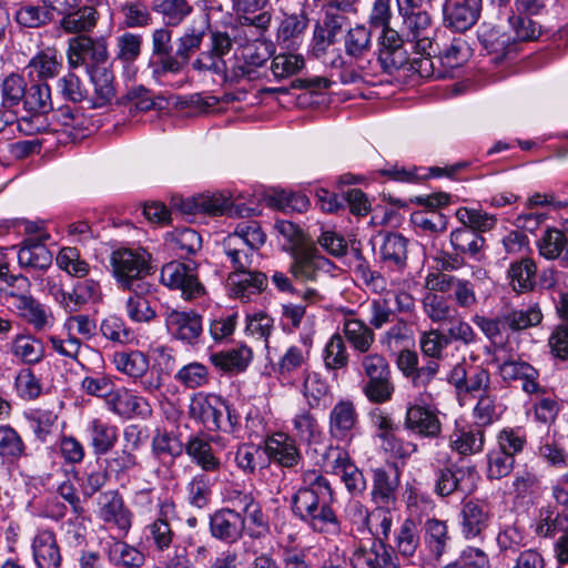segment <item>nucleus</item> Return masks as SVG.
<instances>
[{
	"mask_svg": "<svg viewBox=\"0 0 568 568\" xmlns=\"http://www.w3.org/2000/svg\"><path fill=\"white\" fill-rule=\"evenodd\" d=\"M332 499L329 481L317 470H306L292 497V511L314 531L333 532L338 528V520L328 505Z\"/></svg>",
	"mask_w": 568,
	"mask_h": 568,
	"instance_id": "f257e3e1",
	"label": "nucleus"
},
{
	"mask_svg": "<svg viewBox=\"0 0 568 568\" xmlns=\"http://www.w3.org/2000/svg\"><path fill=\"white\" fill-rule=\"evenodd\" d=\"M359 374L367 378L362 389L371 403L383 404L390 400L395 387L390 378V367L384 355L363 353L357 356Z\"/></svg>",
	"mask_w": 568,
	"mask_h": 568,
	"instance_id": "f03ea898",
	"label": "nucleus"
},
{
	"mask_svg": "<svg viewBox=\"0 0 568 568\" xmlns=\"http://www.w3.org/2000/svg\"><path fill=\"white\" fill-rule=\"evenodd\" d=\"M151 255L143 247L119 248L112 252L110 263L118 285L123 290H132L136 283L149 274Z\"/></svg>",
	"mask_w": 568,
	"mask_h": 568,
	"instance_id": "7ed1b4c3",
	"label": "nucleus"
},
{
	"mask_svg": "<svg viewBox=\"0 0 568 568\" xmlns=\"http://www.w3.org/2000/svg\"><path fill=\"white\" fill-rule=\"evenodd\" d=\"M509 24L514 32V37L500 34L495 37L494 33L485 39V45L496 54V60L507 58L517 50L518 41H530L540 34L539 26L526 14H513L509 17Z\"/></svg>",
	"mask_w": 568,
	"mask_h": 568,
	"instance_id": "20e7f679",
	"label": "nucleus"
},
{
	"mask_svg": "<svg viewBox=\"0 0 568 568\" xmlns=\"http://www.w3.org/2000/svg\"><path fill=\"white\" fill-rule=\"evenodd\" d=\"M403 20V36L414 52L426 57V61L437 52L435 42L436 30L427 11L400 17Z\"/></svg>",
	"mask_w": 568,
	"mask_h": 568,
	"instance_id": "39448f33",
	"label": "nucleus"
},
{
	"mask_svg": "<svg viewBox=\"0 0 568 568\" xmlns=\"http://www.w3.org/2000/svg\"><path fill=\"white\" fill-rule=\"evenodd\" d=\"M161 283L169 288L179 290L184 300H194L205 293L199 281L196 265L193 262H170L162 266Z\"/></svg>",
	"mask_w": 568,
	"mask_h": 568,
	"instance_id": "423d86ee",
	"label": "nucleus"
},
{
	"mask_svg": "<svg viewBox=\"0 0 568 568\" xmlns=\"http://www.w3.org/2000/svg\"><path fill=\"white\" fill-rule=\"evenodd\" d=\"M109 58L108 44L103 38L77 36L69 40L67 49L68 64L71 69L105 64Z\"/></svg>",
	"mask_w": 568,
	"mask_h": 568,
	"instance_id": "0eeeda50",
	"label": "nucleus"
},
{
	"mask_svg": "<svg viewBox=\"0 0 568 568\" xmlns=\"http://www.w3.org/2000/svg\"><path fill=\"white\" fill-rule=\"evenodd\" d=\"M290 272L298 281L316 282L332 275L335 265L320 254L314 244L300 247L292 254Z\"/></svg>",
	"mask_w": 568,
	"mask_h": 568,
	"instance_id": "6e6552de",
	"label": "nucleus"
},
{
	"mask_svg": "<svg viewBox=\"0 0 568 568\" xmlns=\"http://www.w3.org/2000/svg\"><path fill=\"white\" fill-rule=\"evenodd\" d=\"M403 426L407 432L420 438L436 439L442 434L438 409L424 403L407 404Z\"/></svg>",
	"mask_w": 568,
	"mask_h": 568,
	"instance_id": "1a4fd4ad",
	"label": "nucleus"
},
{
	"mask_svg": "<svg viewBox=\"0 0 568 568\" xmlns=\"http://www.w3.org/2000/svg\"><path fill=\"white\" fill-rule=\"evenodd\" d=\"M349 561L353 568H399L393 550L384 541L374 538L356 544Z\"/></svg>",
	"mask_w": 568,
	"mask_h": 568,
	"instance_id": "9d476101",
	"label": "nucleus"
},
{
	"mask_svg": "<svg viewBox=\"0 0 568 568\" xmlns=\"http://www.w3.org/2000/svg\"><path fill=\"white\" fill-rule=\"evenodd\" d=\"M494 514L489 501L474 498L462 504L459 518L460 530L466 539H474L489 527Z\"/></svg>",
	"mask_w": 568,
	"mask_h": 568,
	"instance_id": "9b49d317",
	"label": "nucleus"
},
{
	"mask_svg": "<svg viewBox=\"0 0 568 568\" xmlns=\"http://www.w3.org/2000/svg\"><path fill=\"white\" fill-rule=\"evenodd\" d=\"M51 89L45 82L32 83L27 87L23 110L30 115L19 121V129L26 134L40 132V128H32V121L40 115L52 111Z\"/></svg>",
	"mask_w": 568,
	"mask_h": 568,
	"instance_id": "f8f14e48",
	"label": "nucleus"
},
{
	"mask_svg": "<svg viewBox=\"0 0 568 568\" xmlns=\"http://www.w3.org/2000/svg\"><path fill=\"white\" fill-rule=\"evenodd\" d=\"M181 210L186 214L204 213L209 215L247 216L250 209L233 207L231 196L224 193H206L193 196L182 203Z\"/></svg>",
	"mask_w": 568,
	"mask_h": 568,
	"instance_id": "ddd939ff",
	"label": "nucleus"
},
{
	"mask_svg": "<svg viewBox=\"0 0 568 568\" xmlns=\"http://www.w3.org/2000/svg\"><path fill=\"white\" fill-rule=\"evenodd\" d=\"M104 404L109 412L125 419L135 416L145 418L152 413V407L145 397L134 394L125 387L116 388L114 386Z\"/></svg>",
	"mask_w": 568,
	"mask_h": 568,
	"instance_id": "4468645a",
	"label": "nucleus"
},
{
	"mask_svg": "<svg viewBox=\"0 0 568 568\" xmlns=\"http://www.w3.org/2000/svg\"><path fill=\"white\" fill-rule=\"evenodd\" d=\"M264 450L270 462L283 468H295L303 460L296 438L283 432L267 436Z\"/></svg>",
	"mask_w": 568,
	"mask_h": 568,
	"instance_id": "2eb2a0df",
	"label": "nucleus"
},
{
	"mask_svg": "<svg viewBox=\"0 0 568 568\" xmlns=\"http://www.w3.org/2000/svg\"><path fill=\"white\" fill-rule=\"evenodd\" d=\"M30 548L37 568H61L62 554L55 532L39 528L31 538Z\"/></svg>",
	"mask_w": 568,
	"mask_h": 568,
	"instance_id": "dca6fc26",
	"label": "nucleus"
},
{
	"mask_svg": "<svg viewBox=\"0 0 568 568\" xmlns=\"http://www.w3.org/2000/svg\"><path fill=\"white\" fill-rule=\"evenodd\" d=\"M358 425V413L351 399H339L328 414V435L337 442H349Z\"/></svg>",
	"mask_w": 568,
	"mask_h": 568,
	"instance_id": "f3484780",
	"label": "nucleus"
},
{
	"mask_svg": "<svg viewBox=\"0 0 568 568\" xmlns=\"http://www.w3.org/2000/svg\"><path fill=\"white\" fill-rule=\"evenodd\" d=\"M172 47V30L168 27L156 28L151 34V59L149 68L155 80H161L169 74L170 67L174 63Z\"/></svg>",
	"mask_w": 568,
	"mask_h": 568,
	"instance_id": "a211bd4d",
	"label": "nucleus"
},
{
	"mask_svg": "<svg viewBox=\"0 0 568 568\" xmlns=\"http://www.w3.org/2000/svg\"><path fill=\"white\" fill-rule=\"evenodd\" d=\"M27 90L24 79L10 73L0 83V125L9 126L17 121L16 108L23 101Z\"/></svg>",
	"mask_w": 568,
	"mask_h": 568,
	"instance_id": "6ab92c4d",
	"label": "nucleus"
},
{
	"mask_svg": "<svg viewBox=\"0 0 568 568\" xmlns=\"http://www.w3.org/2000/svg\"><path fill=\"white\" fill-rule=\"evenodd\" d=\"M224 400L214 394L197 393L191 397L189 415L209 430L222 428Z\"/></svg>",
	"mask_w": 568,
	"mask_h": 568,
	"instance_id": "aec40b11",
	"label": "nucleus"
},
{
	"mask_svg": "<svg viewBox=\"0 0 568 568\" xmlns=\"http://www.w3.org/2000/svg\"><path fill=\"white\" fill-rule=\"evenodd\" d=\"M98 515L104 523L114 526L121 536H125L132 526V514L124 506L116 490H106L98 498Z\"/></svg>",
	"mask_w": 568,
	"mask_h": 568,
	"instance_id": "412c9836",
	"label": "nucleus"
},
{
	"mask_svg": "<svg viewBox=\"0 0 568 568\" xmlns=\"http://www.w3.org/2000/svg\"><path fill=\"white\" fill-rule=\"evenodd\" d=\"M245 529V518L241 511L223 508L210 517V532L213 538L226 544L236 542Z\"/></svg>",
	"mask_w": 568,
	"mask_h": 568,
	"instance_id": "4be33fe9",
	"label": "nucleus"
},
{
	"mask_svg": "<svg viewBox=\"0 0 568 568\" xmlns=\"http://www.w3.org/2000/svg\"><path fill=\"white\" fill-rule=\"evenodd\" d=\"M481 0H445L444 20L458 32L470 29L479 18Z\"/></svg>",
	"mask_w": 568,
	"mask_h": 568,
	"instance_id": "5701e85b",
	"label": "nucleus"
},
{
	"mask_svg": "<svg viewBox=\"0 0 568 568\" xmlns=\"http://www.w3.org/2000/svg\"><path fill=\"white\" fill-rule=\"evenodd\" d=\"M213 440V437L205 435H192L185 443V453L191 462L206 474L217 473L222 467V462L212 447Z\"/></svg>",
	"mask_w": 568,
	"mask_h": 568,
	"instance_id": "b1692460",
	"label": "nucleus"
},
{
	"mask_svg": "<svg viewBox=\"0 0 568 568\" xmlns=\"http://www.w3.org/2000/svg\"><path fill=\"white\" fill-rule=\"evenodd\" d=\"M267 286V277L263 272L233 271L227 276V287L231 294L242 301H250L252 295L262 293Z\"/></svg>",
	"mask_w": 568,
	"mask_h": 568,
	"instance_id": "393cba45",
	"label": "nucleus"
},
{
	"mask_svg": "<svg viewBox=\"0 0 568 568\" xmlns=\"http://www.w3.org/2000/svg\"><path fill=\"white\" fill-rule=\"evenodd\" d=\"M539 256L547 261L559 260L564 267H568V236L555 226H547L535 241Z\"/></svg>",
	"mask_w": 568,
	"mask_h": 568,
	"instance_id": "a878e982",
	"label": "nucleus"
},
{
	"mask_svg": "<svg viewBox=\"0 0 568 568\" xmlns=\"http://www.w3.org/2000/svg\"><path fill=\"white\" fill-rule=\"evenodd\" d=\"M165 325L174 337L189 344L195 343L202 333V318L193 312L169 311Z\"/></svg>",
	"mask_w": 568,
	"mask_h": 568,
	"instance_id": "bb28decb",
	"label": "nucleus"
},
{
	"mask_svg": "<svg viewBox=\"0 0 568 568\" xmlns=\"http://www.w3.org/2000/svg\"><path fill=\"white\" fill-rule=\"evenodd\" d=\"M475 486V473L464 468H443L436 474L435 493L442 497L454 491L470 494Z\"/></svg>",
	"mask_w": 568,
	"mask_h": 568,
	"instance_id": "cd10ccee",
	"label": "nucleus"
},
{
	"mask_svg": "<svg viewBox=\"0 0 568 568\" xmlns=\"http://www.w3.org/2000/svg\"><path fill=\"white\" fill-rule=\"evenodd\" d=\"M499 374L506 382L520 381L521 389L529 395L542 393L538 382L539 373L530 364L523 361H506L499 366Z\"/></svg>",
	"mask_w": 568,
	"mask_h": 568,
	"instance_id": "c85d7f7f",
	"label": "nucleus"
},
{
	"mask_svg": "<svg viewBox=\"0 0 568 568\" xmlns=\"http://www.w3.org/2000/svg\"><path fill=\"white\" fill-rule=\"evenodd\" d=\"M48 234L26 240L18 252V262L22 268L47 270L52 263V253L45 246Z\"/></svg>",
	"mask_w": 568,
	"mask_h": 568,
	"instance_id": "c756f323",
	"label": "nucleus"
},
{
	"mask_svg": "<svg viewBox=\"0 0 568 568\" xmlns=\"http://www.w3.org/2000/svg\"><path fill=\"white\" fill-rule=\"evenodd\" d=\"M300 389L311 409L325 407L332 398L331 386L327 379L318 372H304Z\"/></svg>",
	"mask_w": 568,
	"mask_h": 568,
	"instance_id": "7c9ffc66",
	"label": "nucleus"
},
{
	"mask_svg": "<svg viewBox=\"0 0 568 568\" xmlns=\"http://www.w3.org/2000/svg\"><path fill=\"white\" fill-rule=\"evenodd\" d=\"M99 18L94 7L79 4L59 20V27L65 33L83 36L82 33H89L97 27Z\"/></svg>",
	"mask_w": 568,
	"mask_h": 568,
	"instance_id": "2f4dec72",
	"label": "nucleus"
},
{
	"mask_svg": "<svg viewBox=\"0 0 568 568\" xmlns=\"http://www.w3.org/2000/svg\"><path fill=\"white\" fill-rule=\"evenodd\" d=\"M484 444L485 432L478 424L456 428L449 436L450 448L464 456L481 452Z\"/></svg>",
	"mask_w": 568,
	"mask_h": 568,
	"instance_id": "473e14b6",
	"label": "nucleus"
},
{
	"mask_svg": "<svg viewBox=\"0 0 568 568\" xmlns=\"http://www.w3.org/2000/svg\"><path fill=\"white\" fill-rule=\"evenodd\" d=\"M204 32L189 28L175 41L176 49L173 52L174 63L170 67V74H179L190 62L191 57L200 50Z\"/></svg>",
	"mask_w": 568,
	"mask_h": 568,
	"instance_id": "72a5a7b5",
	"label": "nucleus"
},
{
	"mask_svg": "<svg viewBox=\"0 0 568 568\" xmlns=\"http://www.w3.org/2000/svg\"><path fill=\"white\" fill-rule=\"evenodd\" d=\"M29 77L42 82L55 78L62 70V57L53 48H47L32 57L26 67Z\"/></svg>",
	"mask_w": 568,
	"mask_h": 568,
	"instance_id": "f704fd0d",
	"label": "nucleus"
},
{
	"mask_svg": "<svg viewBox=\"0 0 568 568\" xmlns=\"http://www.w3.org/2000/svg\"><path fill=\"white\" fill-rule=\"evenodd\" d=\"M88 74L93 85V106L101 108L110 103L115 97L112 71L103 64L89 68Z\"/></svg>",
	"mask_w": 568,
	"mask_h": 568,
	"instance_id": "c9c22d12",
	"label": "nucleus"
},
{
	"mask_svg": "<svg viewBox=\"0 0 568 568\" xmlns=\"http://www.w3.org/2000/svg\"><path fill=\"white\" fill-rule=\"evenodd\" d=\"M449 241L454 252L474 260H479L485 246V239L468 226H460L452 231Z\"/></svg>",
	"mask_w": 568,
	"mask_h": 568,
	"instance_id": "e433bc0d",
	"label": "nucleus"
},
{
	"mask_svg": "<svg viewBox=\"0 0 568 568\" xmlns=\"http://www.w3.org/2000/svg\"><path fill=\"white\" fill-rule=\"evenodd\" d=\"M381 260L389 267L402 271L407 264V240L399 233H387L379 247Z\"/></svg>",
	"mask_w": 568,
	"mask_h": 568,
	"instance_id": "4c0bfd02",
	"label": "nucleus"
},
{
	"mask_svg": "<svg viewBox=\"0 0 568 568\" xmlns=\"http://www.w3.org/2000/svg\"><path fill=\"white\" fill-rule=\"evenodd\" d=\"M20 316L37 332H42L53 324V316L48 308L31 296L21 295L16 304Z\"/></svg>",
	"mask_w": 568,
	"mask_h": 568,
	"instance_id": "58836bf2",
	"label": "nucleus"
},
{
	"mask_svg": "<svg viewBox=\"0 0 568 568\" xmlns=\"http://www.w3.org/2000/svg\"><path fill=\"white\" fill-rule=\"evenodd\" d=\"M10 353L24 364L40 363L45 355L41 339L31 334H18L10 342Z\"/></svg>",
	"mask_w": 568,
	"mask_h": 568,
	"instance_id": "ea45409f",
	"label": "nucleus"
},
{
	"mask_svg": "<svg viewBox=\"0 0 568 568\" xmlns=\"http://www.w3.org/2000/svg\"><path fill=\"white\" fill-rule=\"evenodd\" d=\"M343 334L354 352L358 355L369 352L375 342L373 328L364 321L348 318L343 323Z\"/></svg>",
	"mask_w": 568,
	"mask_h": 568,
	"instance_id": "a19ab883",
	"label": "nucleus"
},
{
	"mask_svg": "<svg viewBox=\"0 0 568 568\" xmlns=\"http://www.w3.org/2000/svg\"><path fill=\"white\" fill-rule=\"evenodd\" d=\"M88 430L95 455H105L118 443L119 428L101 418H93L88 425Z\"/></svg>",
	"mask_w": 568,
	"mask_h": 568,
	"instance_id": "79ce46f5",
	"label": "nucleus"
},
{
	"mask_svg": "<svg viewBox=\"0 0 568 568\" xmlns=\"http://www.w3.org/2000/svg\"><path fill=\"white\" fill-rule=\"evenodd\" d=\"M536 273V262L530 257H524L509 265L507 277L514 291L524 293L535 287Z\"/></svg>",
	"mask_w": 568,
	"mask_h": 568,
	"instance_id": "37998d69",
	"label": "nucleus"
},
{
	"mask_svg": "<svg viewBox=\"0 0 568 568\" xmlns=\"http://www.w3.org/2000/svg\"><path fill=\"white\" fill-rule=\"evenodd\" d=\"M108 559L119 568H140L145 562V556L140 549L122 540L109 545Z\"/></svg>",
	"mask_w": 568,
	"mask_h": 568,
	"instance_id": "c03bdc74",
	"label": "nucleus"
},
{
	"mask_svg": "<svg viewBox=\"0 0 568 568\" xmlns=\"http://www.w3.org/2000/svg\"><path fill=\"white\" fill-rule=\"evenodd\" d=\"M373 47L369 27L357 23L344 36L345 53L353 59H363Z\"/></svg>",
	"mask_w": 568,
	"mask_h": 568,
	"instance_id": "a18cd8bd",
	"label": "nucleus"
},
{
	"mask_svg": "<svg viewBox=\"0 0 568 568\" xmlns=\"http://www.w3.org/2000/svg\"><path fill=\"white\" fill-rule=\"evenodd\" d=\"M145 283H136L131 291L132 294L125 302V311L129 318L136 323H149L156 316V312L151 307L150 302L143 296L146 291Z\"/></svg>",
	"mask_w": 568,
	"mask_h": 568,
	"instance_id": "49530a36",
	"label": "nucleus"
},
{
	"mask_svg": "<svg viewBox=\"0 0 568 568\" xmlns=\"http://www.w3.org/2000/svg\"><path fill=\"white\" fill-rule=\"evenodd\" d=\"M414 342L413 331L405 320H397L381 337L379 343L389 353L397 352L409 347Z\"/></svg>",
	"mask_w": 568,
	"mask_h": 568,
	"instance_id": "de8ad7c7",
	"label": "nucleus"
},
{
	"mask_svg": "<svg viewBox=\"0 0 568 568\" xmlns=\"http://www.w3.org/2000/svg\"><path fill=\"white\" fill-rule=\"evenodd\" d=\"M406 39L397 30L390 28V26L382 28V34L379 37L382 60L386 61L392 58V64L397 67L405 62V50L404 43Z\"/></svg>",
	"mask_w": 568,
	"mask_h": 568,
	"instance_id": "09e8293b",
	"label": "nucleus"
},
{
	"mask_svg": "<svg viewBox=\"0 0 568 568\" xmlns=\"http://www.w3.org/2000/svg\"><path fill=\"white\" fill-rule=\"evenodd\" d=\"M121 26L126 29L148 28L153 23L152 13L146 3L141 0L123 2L119 8Z\"/></svg>",
	"mask_w": 568,
	"mask_h": 568,
	"instance_id": "8fccbe9b",
	"label": "nucleus"
},
{
	"mask_svg": "<svg viewBox=\"0 0 568 568\" xmlns=\"http://www.w3.org/2000/svg\"><path fill=\"white\" fill-rule=\"evenodd\" d=\"M118 372L132 378L134 382L150 367L149 357L140 351L118 352L113 356Z\"/></svg>",
	"mask_w": 568,
	"mask_h": 568,
	"instance_id": "3c124183",
	"label": "nucleus"
},
{
	"mask_svg": "<svg viewBox=\"0 0 568 568\" xmlns=\"http://www.w3.org/2000/svg\"><path fill=\"white\" fill-rule=\"evenodd\" d=\"M211 363L224 372H242L252 359L250 347L242 345L240 347L214 353L210 356Z\"/></svg>",
	"mask_w": 568,
	"mask_h": 568,
	"instance_id": "603ef678",
	"label": "nucleus"
},
{
	"mask_svg": "<svg viewBox=\"0 0 568 568\" xmlns=\"http://www.w3.org/2000/svg\"><path fill=\"white\" fill-rule=\"evenodd\" d=\"M173 511L172 503L161 504V517L150 524L146 529L149 531V538L153 541L159 550H164L170 547L173 540V531L166 519L168 515Z\"/></svg>",
	"mask_w": 568,
	"mask_h": 568,
	"instance_id": "864d4df0",
	"label": "nucleus"
},
{
	"mask_svg": "<svg viewBox=\"0 0 568 568\" xmlns=\"http://www.w3.org/2000/svg\"><path fill=\"white\" fill-rule=\"evenodd\" d=\"M450 537L445 521L432 518L425 523V542L430 552L440 558L447 550Z\"/></svg>",
	"mask_w": 568,
	"mask_h": 568,
	"instance_id": "5fc2aeb1",
	"label": "nucleus"
},
{
	"mask_svg": "<svg viewBox=\"0 0 568 568\" xmlns=\"http://www.w3.org/2000/svg\"><path fill=\"white\" fill-rule=\"evenodd\" d=\"M374 487L373 498L377 505L388 506L395 499V491L398 486L396 474L393 476L383 468L373 471Z\"/></svg>",
	"mask_w": 568,
	"mask_h": 568,
	"instance_id": "6e6d98bb",
	"label": "nucleus"
},
{
	"mask_svg": "<svg viewBox=\"0 0 568 568\" xmlns=\"http://www.w3.org/2000/svg\"><path fill=\"white\" fill-rule=\"evenodd\" d=\"M308 21L304 12L286 16L277 28V42L290 48L294 41L306 31Z\"/></svg>",
	"mask_w": 568,
	"mask_h": 568,
	"instance_id": "4d7b16f0",
	"label": "nucleus"
},
{
	"mask_svg": "<svg viewBox=\"0 0 568 568\" xmlns=\"http://www.w3.org/2000/svg\"><path fill=\"white\" fill-rule=\"evenodd\" d=\"M222 246L233 271L251 268L256 252L243 246V242L239 237H225Z\"/></svg>",
	"mask_w": 568,
	"mask_h": 568,
	"instance_id": "13d9d810",
	"label": "nucleus"
},
{
	"mask_svg": "<svg viewBox=\"0 0 568 568\" xmlns=\"http://www.w3.org/2000/svg\"><path fill=\"white\" fill-rule=\"evenodd\" d=\"M323 362L327 371L343 369L348 365V352L343 337L333 334L323 349Z\"/></svg>",
	"mask_w": 568,
	"mask_h": 568,
	"instance_id": "bf43d9fd",
	"label": "nucleus"
},
{
	"mask_svg": "<svg viewBox=\"0 0 568 568\" xmlns=\"http://www.w3.org/2000/svg\"><path fill=\"white\" fill-rule=\"evenodd\" d=\"M422 306L425 315L433 323L438 324L444 323L445 320H449L456 311L443 295L436 292H427L422 300Z\"/></svg>",
	"mask_w": 568,
	"mask_h": 568,
	"instance_id": "052dcab7",
	"label": "nucleus"
},
{
	"mask_svg": "<svg viewBox=\"0 0 568 568\" xmlns=\"http://www.w3.org/2000/svg\"><path fill=\"white\" fill-rule=\"evenodd\" d=\"M312 550V547L298 548L295 545H282L280 568H316L312 559L316 552Z\"/></svg>",
	"mask_w": 568,
	"mask_h": 568,
	"instance_id": "680f3d73",
	"label": "nucleus"
},
{
	"mask_svg": "<svg viewBox=\"0 0 568 568\" xmlns=\"http://www.w3.org/2000/svg\"><path fill=\"white\" fill-rule=\"evenodd\" d=\"M14 20L23 28H40L52 21V14L42 6L24 3L21 4L16 13Z\"/></svg>",
	"mask_w": 568,
	"mask_h": 568,
	"instance_id": "e2e57ef3",
	"label": "nucleus"
},
{
	"mask_svg": "<svg viewBox=\"0 0 568 568\" xmlns=\"http://www.w3.org/2000/svg\"><path fill=\"white\" fill-rule=\"evenodd\" d=\"M143 37L125 31L115 39V59L124 64L133 63L141 54Z\"/></svg>",
	"mask_w": 568,
	"mask_h": 568,
	"instance_id": "0e129e2a",
	"label": "nucleus"
},
{
	"mask_svg": "<svg viewBox=\"0 0 568 568\" xmlns=\"http://www.w3.org/2000/svg\"><path fill=\"white\" fill-rule=\"evenodd\" d=\"M226 237H239L243 246L257 252L266 242V234L256 221H242Z\"/></svg>",
	"mask_w": 568,
	"mask_h": 568,
	"instance_id": "69168bd1",
	"label": "nucleus"
},
{
	"mask_svg": "<svg viewBox=\"0 0 568 568\" xmlns=\"http://www.w3.org/2000/svg\"><path fill=\"white\" fill-rule=\"evenodd\" d=\"M505 322L510 331L527 329L538 325L542 320V313L537 304L528 305L523 308L506 312Z\"/></svg>",
	"mask_w": 568,
	"mask_h": 568,
	"instance_id": "338daca9",
	"label": "nucleus"
},
{
	"mask_svg": "<svg viewBox=\"0 0 568 568\" xmlns=\"http://www.w3.org/2000/svg\"><path fill=\"white\" fill-rule=\"evenodd\" d=\"M170 242L181 256L193 255L202 248L201 235L192 229H176L170 234Z\"/></svg>",
	"mask_w": 568,
	"mask_h": 568,
	"instance_id": "774afa93",
	"label": "nucleus"
}]
</instances>
